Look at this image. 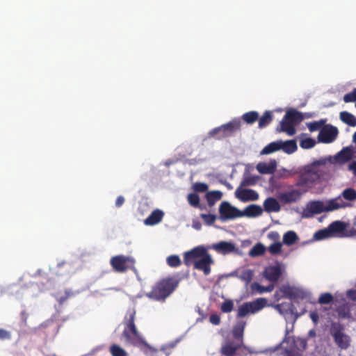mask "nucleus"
Returning <instances> with one entry per match:
<instances>
[{
	"label": "nucleus",
	"instance_id": "nucleus-12",
	"mask_svg": "<svg viewBox=\"0 0 356 356\" xmlns=\"http://www.w3.org/2000/svg\"><path fill=\"white\" fill-rule=\"evenodd\" d=\"M235 196L241 202L255 201L259 199V194L250 188H241L238 187L235 191Z\"/></svg>",
	"mask_w": 356,
	"mask_h": 356
},
{
	"label": "nucleus",
	"instance_id": "nucleus-46",
	"mask_svg": "<svg viewBox=\"0 0 356 356\" xmlns=\"http://www.w3.org/2000/svg\"><path fill=\"white\" fill-rule=\"evenodd\" d=\"M333 300V296L330 293H323L318 298V303L321 305L330 304Z\"/></svg>",
	"mask_w": 356,
	"mask_h": 356
},
{
	"label": "nucleus",
	"instance_id": "nucleus-51",
	"mask_svg": "<svg viewBox=\"0 0 356 356\" xmlns=\"http://www.w3.org/2000/svg\"><path fill=\"white\" fill-rule=\"evenodd\" d=\"M234 304L232 300H227L223 302L221 305L220 309L224 313H229L233 310Z\"/></svg>",
	"mask_w": 356,
	"mask_h": 356
},
{
	"label": "nucleus",
	"instance_id": "nucleus-35",
	"mask_svg": "<svg viewBox=\"0 0 356 356\" xmlns=\"http://www.w3.org/2000/svg\"><path fill=\"white\" fill-rule=\"evenodd\" d=\"M222 193L218 191L208 192L206 194V199L210 207L213 206L216 202L221 199Z\"/></svg>",
	"mask_w": 356,
	"mask_h": 356
},
{
	"label": "nucleus",
	"instance_id": "nucleus-59",
	"mask_svg": "<svg viewBox=\"0 0 356 356\" xmlns=\"http://www.w3.org/2000/svg\"><path fill=\"white\" fill-rule=\"evenodd\" d=\"M72 292L70 290H66L65 292V296H61L58 297V301L60 304H63L70 296L72 295Z\"/></svg>",
	"mask_w": 356,
	"mask_h": 356
},
{
	"label": "nucleus",
	"instance_id": "nucleus-63",
	"mask_svg": "<svg viewBox=\"0 0 356 356\" xmlns=\"http://www.w3.org/2000/svg\"><path fill=\"white\" fill-rule=\"evenodd\" d=\"M348 170L351 171L355 176H356V160L349 164Z\"/></svg>",
	"mask_w": 356,
	"mask_h": 356
},
{
	"label": "nucleus",
	"instance_id": "nucleus-29",
	"mask_svg": "<svg viewBox=\"0 0 356 356\" xmlns=\"http://www.w3.org/2000/svg\"><path fill=\"white\" fill-rule=\"evenodd\" d=\"M284 117L296 126L298 123L300 122L303 120V116L302 113L298 112L294 109H291L288 111Z\"/></svg>",
	"mask_w": 356,
	"mask_h": 356
},
{
	"label": "nucleus",
	"instance_id": "nucleus-56",
	"mask_svg": "<svg viewBox=\"0 0 356 356\" xmlns=\"http://www.w3.org/2000/svg\"><path fill=\"white\" fill-rule=\"evenodd\" d=\"M293 305L291 303L286 304V303H281L277 304L275 306V308L279 311L281 314H284V312H286L288 309H290L291 307H292Z\"/></svg>",
	"mask_w": 356,
	"mask_h": 356
},
{
	"label": "nucleus",
	"instance_id": "nucleus-52",
	"mask_svg": "<svg viewBox=\"0 0 356 356\" xmlns=\"http://www.w3.org/2000/svg\"><path fill=\"white\" fill-rule=\"evenodd\" d=\"M200 217L202 219H203V220L204 221V222L208 225H213L216 220V215L214 214H206V213H202L200 215Z\"/></svg>",
	"mask_w": 356,
	"mask_h": 356
},
{
	"label": "nucleus",
	"instance_id": "nucleus-23",
	"mask_svg": "<svg viewBox=\"0 0 356 356\" xmlns=\"http://www.w3.org/2000/svg\"><path fill=\"white\" fill-rule=\"evenodd\" d=\"M248 303L251 313L254 314L261 310L267 305V300L264 298H259Z\"/></svg>",
	"mask_w": 356,
	"mask_h": 356
},
{
	"label": "nucleus",
	"instance_id": "nucleus-25",
	"mask_svg": "<svg viewBox=\"0 0 356 356\" xmlns=\"http://www.w3.org/2000/svg\"><path fill=\"white\" fill-rule=\"evenodd\" d=\"M163 217V212L161 210H154L145 220L147 225H154L161 221Z\"/></svg>",
	"mask_w": 356,
	"mask_h": 356
},
{
	"label": "nucleus",
	"instance_id": "nucleus-34",
	"mask_svg": "<svg viewBox=\"0 0 356 356\" xmlns=\"http://www.w3.org/2000/svg\"><path fill=\"white\" fill-rule=\"evenodd\" d=\"M246 323L243 321H238L233 328V336L236 339L241 340L243 336Z\"/></svg>",
	"mask_w": 356,
	"mask_h": 356
},
{
	"label": "nucleus",
	"instance_id": "nucleus-32",
	"mask_svg": "<svg viewBox=\"0 0 356 356\" xmlns=\"http://www.w3.org/2000/svg\"><path fill=\"white\" fill-rule=\"evenodd\" d=\"M236 276L245 283V286H248L253 279L254 271L251 269H244L241 272L236 273Z\"/></svg>",
	"mask_w": 356,
	"mask_h": 356
},
{
	"label": "nucleus",
	"instance_id": "nucleus-2",
	"mask_svg": "<svg viewBox=\"0 0 356 356\" xmlns=\"http://www.w3.org/2000/svg\"><path fill=\"white\" fill-rule=\"evenodd\" d=\"M135 312H129L127 314L124 321V329L122 332V335L127 342L134 346L147 348L149 350L151 356H154L158 350L150 346L138 331L135 324Z\"/></svg>",
	"mask_w": 356,
	"mask_h": 356
},
{
	"label": "nucleus",
	"instance_id": "nucleus-1",
	"mask_svg": "<svg viewBox=\"0 0 356 356\" xmlns=\"http://www.w3.org/2000/svg\"><path fill=\"white\" fill-rule=\"evenodd\" d=\"M184 263L186 266L193 265V268L202 271L204 275L211 273V266L214 263L211 255L202 245L195 247L184 254Z\"/></svg>",
	"mask_w": 356,
	"mask_h": 356
},
{
	"label": "nucleus",
	"instance_id": "nucleus-62",
	"mask_svg": "<svg viewBox=\"0 0 356 356\" xmlns=\"http://www.w3.org/2000/svg\"><path fill=\"white\" fill-rule=\"evenodd\" d=\"M309 316L314 323H317L319 319L318 314L316 312H312Z\"/></svg>",
	"mask_w": 356,
	"mask_h": 356
},
{
	"label": "nucleus",
	"instance_id": "nucleus-49",
	"mask_svg": "<svg viewBox=\"0 0 356 356\" xmlns=\"http://www.w3.org/2000/svg\"><path fill=\"white\" fill-rule=\"evenodd\" d=\"M251 313L248 302L241 305L238 309L237 317L242 318Z\"/></svg>",
	"mask_w": 356,
	"mask_h": 356
},
{
	"label": "nucleus",
	"instance_id": "nucleus-60",
	"mask_svg": "<svg viewBox=\"0 0 356 356\" xmlns=\"http://www.w3.org/2000/svg\"><path fill=\"white\" fill-rule=\"evenodd\" d=\"M11 337L10 333L3 329H0V339H10Z\"/></svg>",
	"mask_w": 356,
	"mask_h": 356
},
{
	"label": "nucleus",
	"instance_id": "nucleus-44",
	"mask_svg": "<svg viewBox=\"0 0 356 356\" xmlns=\"http://www.w3.org/2000/svg\"><path fill=\"white\" fill-rule=\"evenodd\" d=\"M167 264L171 268H177L181 264V261L178 255L172 254L167 257Z\"/></svg>",
	"mask_w": 356,
	"mask_h": 356
},
{
	"label": "nucleus",
	"instance_id": "nucleus-5",
	"mask_svg": "<svg viewBox=\"0 0 356 356\" xmlns=\"http://www.w3.org/2000/svg\"><path fill=\"white\" fill-rule=\"evenodd\" d=\"M241 127V122L239 120L234 119L227 124H222L220 127H216L211 130L209 133L210 137L215 138L220 140L223 138L227 137L233 134L236 130H238Z\"/></svg>",
	"mask_w": 356,
	"mask_h": 356
},
{
	"label": "nucleus",
	"instance_id": "nucleus-40",
	"mask_svg": "<svg viewBox=\"0 0 356 356\" xmlns=\"http://www.w3.org/2000/svg\"><path fill=\"white\" fill-rule=\"evenodd\" d=\"M339 197L342 200L344 199L350 202L355 201L356 200V190L352 188H346Z\"/></svg>",
	"mask_w": 356,
	"mask_h": 356
},
{
	"label": "nucleus",
	"instance_id": "nucleus-9",
	"mask_svg": "<svg viewBox=\"0 0 356 356\" xmlns=\"http://www.w3.org/2000/svg\"><path fill=\"white\" fill-rule=\"evenodd\" d=\"M339 134L338 129L331 124L323 127L318 136V140L323 143H331L334 142Z\"/></svg>",
	"mask_w": 356,
	"mask_h": 356
},
{
	"label": "nucleus",
	"instance_id": "nucleus-21",
	"mask_svg": "<svg viewBox=\"0 0 356 356\" xmlns=\"http://www.w3.org/2000/svg\"><path fill=\"white\" fill-rule=\"evenodd\" d=\"M264 210L268 213L278 212L281 207L278 201L274 197H268L264 202Z\"/></svg>",
	"mask_w": 356,
	"mask_h": 356
},
{
	"label": "nucleus",
	"instance_id": "nucleus-6",
	"mask_svg": "<svg viewBox=\"0 0 356 356\" xmlns=\"http://www.w3.org/2000/svg\"><path fill=\"white\" fill-rule=\"evenodd\" d=\"M330 334L338 347L341 349L348 348L350 341V337L343 332V327L340 323H332Z\"/></svg>",
	"mask_w": 356,
	"mask_h": 356
},
{
	"label": "nucleus",
	"instance_id": "nucleus-13",
	"mask_svg": "<svg viewBox=\"0 0 356 356\" xmlns=\"http://www.w3.org/2000/svg\"><path fill=\"white\" fill-rule=\"evenodd\" d=\"M326 163L327 160L325 159H321L314 161L305 168L311 173H315L316 176L319 179L325 173L324 168H325Z\"/></svg>",
	"mask_w": 356,
	"mask_h": 356
},
{
	"label": "nucleus",
	"instance_id": "nucleus-37",
	"mask_svg": "<svg viewBox=\"0 0 356 356\" xmlns=\"http://www.w3.org/2000/svg\"><path fill=\"white\" fill-rule=\"evenodd\" d=\"M266 252V247L261 243L255 244L249 251V256L251 257H257L262 256Z\"/></svg>",
	"mask_w": 356,
	"mask_h": 356
},
{
	"label": "nucleus",
	"instance_id": "nucleus-48",
	"mask_svg": "<svg viewBox=\"0 0 356 356\" xmlns=\"http://www.w3.org/2000/svg\"><path fill=\"white\" fill-rule=\"evenodd\" d=\"M188 203L193 207H200V197L197 194L193 193L188 194L187 197Z\"/></svg>",
	"mask_w": 356,
	"mask_h": 356
},
{
	"label": "nucleus",
	"instance_id": "nucleus-19",
	"mask_svg": "<svg viewBox=\"0 0 356 356\" xmlns=\"http://www.w3.org/2000/svg\"><path fill=\"white\" fill-rule=\"evenodd\" d=\"M353 156L352 147H343L335 156V159L341 163H345L350 161Z\"/></svg>",
	"mask_w": 356,
	"mask_h": 356
},
{
	"label": "nucleus",
	"instance_id": "nucleus-57",
	"mask_svg": "<svg viewBox=\"0 0 356 356\" xmlns=\"http://www.w3.org/2000/svg\"><path fill=\"white\" fill-rule=\"evenodd\" d=\"M267 236L270 240L275 241V243L280 242L279 240H280V236L277 232H275V231L270 232L268 234Z\"/></svg>",
	"mask_w": 356,
	"mask_h": 356
},
{
	"label": "nucleus",
	"instance_id": "nucleus-11",
	"mask_svg": "<svg viewBox=\"0 0 356 356\" xmlns=\"http://www.w3.org/2000/svg\"><path fill=\"white\" fill-rule=\"evenodd\" d=\"M318 180L315 173H311L305 168V171L299 175L296 186L309 188Z\"/></svg>",
	"mask_w": 356,
	"mask_h": 356
},
{
	"label": "nucleus",
	"instance_id": "nucleus-28",
	"mask_svg": "<svg viewBox=\"0 0 356 356\" xmlns=\"http://www.w3.org/2000/svg\"><path fill=\"white\" fill-rule=\"evenodd\" d=\"M239 348V345H236L232 341H229L221 347L220 353L225 356H234Z\"/></svg>",
	"mask_w": 356,
	"mask_h": 356
},
{
	"label": "nucleus",
	"instance_id": "nucleus-31",
	"mask_svg": "<svg viewBox=\"0 0 356 356\" xmlns=\"http://www.w3.org/2000/svg\"><path fill=\"white\" fill-rule=\"evenodd\" d=\"M280 142L281 145L280 150L282 149L286 154H292L295 152L298 149L297 143L295 140H289L284 142L280 140Z\"/></svg>",
	"mask_w": 356,
	"mask_h": 356
},
{
	"label": "nucleus",
	"instance_id": "nucleus-45",
	"mask_svg": "<svg viewBox=\"0 0 356 356\" xmlns=\"http://www.w3.org/2000/svg\"><path fill=\"white\" fill-rule=\"evenodd\" d=\"M325 123V120H321L319 121H314L307 124V127L310 131H316L320 130L324 127V124Z\"/></svg>",
	"mask_w": 356,
	"mask_h": 356
},
{
	"label": "nucleus",
	"instance_id": "nucleus-22",
	"mask_svg": "<svg viewBox=\"0 0 356 356\" xmlns=\"http://www.w3.org/2000/svg\"><path fill=\"white\" fill-rule=\"evenodd\" d=\"M332 236H341L344 234L346 225L343 222L334 221L328 226Z\"/></svg>",
	"mask_w": 356,
	"mask_h": 356
},
{
	"label": "nucleus",
	"instance_id": "nucleus-26",
	"mask_svg": "<svg viewBox=\"0 0 356 356\" xmlns=\"http://www.w3.org/2000/svg\"><path fill=\"white\" fill-rule=\"evenodd\" d=\"M277 130L285 132L289 136H293L296 132L294 124H292L284 116L280 122V128L277 129Z\"/></svg>",
	"mask_w": 356,
	"mask_h": 356
},
{
	"label": "nucleus",
	"instance_id": "nucleus-33",
	"mask_svg": "<svg viewBox=\"0 0 356 356\" xmlns=\"http://www.w3.org/2000/svg\"><path fill=\"white\" fill-rule=\"evenodd\" d=\"M340 120L350 127H356V117L348 111H341L339 114Z\"/></svg>",
	"mask_w": 356,
	"mask_h": 356
},
{
	"label": "nucleus",
	"instance_id": "nucleus-43",
	"mask_svg": "<svg viewBox=\"0 0 356 356\" xmlns=\"http://www.w3.org/2000/svg\"><path fill=\"white\" fill-rule=\"evenodd\" d=\"M330 237H332V236L328 227L326 229L317 231L314 235V238L317 241L323 240Z\"/></svg>",
	"mask_w": 356,
	"mask_h": 356
},
{
	"label": "nucleus",
	"instance_id": "nucleus-18",
	"mask_svg": "<svg viewBox=\"0 0 356 356\" xmlns=\"http://www.w3.org/2000/svg\"><path fill=\"white\" fill-rule=\"evenodd\" d=\"M256 168L260 174H273L276 170V162L274 160L270 161V163L259 162Z\"/></svg>",
	"mask_w": 356,
	"mask_h": 356
},
{
	"label": "nucleus",
	"instance_id": "nucleus-42",
	"mask_svg": "<svg viewBox=\"0 0 356 356\" xmlns=\"http://www.w3.org/2000/svg\"><path fill=\"white\" fill-rule=\"evenodd\" d=\"M109 352L112 356H127L125 350L117 344H112L109 348Z\"/></svg>",
	"mask_w": 356,
	"mask_h": 356
},
{
	"label": "nucleus",
	"instance_id": "nucleus-64",
	"mask_svg": "<svg viewBox=\"0 0 356 356\" xmlns=\"http://www.w3.org/2000/svg\"><path fill=\"white\" fill-rule=\"evenodd\" d=\"M284 296H282V293L280 291V287L277 289L274 293V298L276 301H279L280 299L284 298Z\"/></svg>",
	"mask_w": 356,
	"mask_h": 356
},
{
	"label": "nucleus",
	"instance_id": "nucleus-16",
	"mask_svg": "<svg viewBox=\"0 0 356 356\" xmlns=\"http://www.w3.org/2000/svg\"><path fill=\"white\" fill-rule=\"evenodd\" d=\"M302 195V193L298 190H291L285 193H280L279 200L283 204H289L298 201Z\"/></svg>",
	"mask_w": 356,
	"mask_h": 356
},
{
	"label": "nucleus",
	"instance_id": "nucleus-15",
	"mask_svg": "<svg viewBox=\"0 0 356 356\" xmlns=\"http://www.w3.org/2000/svg\"><path fill=\"white\" fill-rule=\"evenodd\" d=\"M211 248L222 254H229L236 250L235 244L229 241H220L214 243L212 245Z\"/></svg>",
	"mask_w": 356,
	"mask_h": 356
},
{
	"label": "nucleus",
	"instance_id": "nucleus-7",
	"mask_svg": "<svg viewBox=\"0 0 356 356\" xmlns=\"http://www.w3.org/2000/svg\"><path fill=\"white\" fill-rule=\"evenodd\" d=\"M110 264L115 272L124 273L134 266L135 260L131 257L120 254L111 257Z\"/></svg>",
	"mask_w": 356,
	"mask_h": 356
},
{
	"label": "nucleus",
	"instance_id": "nucleus-24",
	"mask_svg": "<svg viewBox=\"0 0 356 356\" xmlns=\"http://www.w3.org/2000/svg\"><path fill=\"white\" fill-rule=\"evenodd\" d=\"M248 303L251 313L254 314L261 310L267 305V300L264 298H259Z\"/></svg>",
	"mask_w": 356,
	"mask_h": 356
},
{
	"label": "nucleus",
	"instance_id": "nucleus-47",
	"mask_svg": "<svg viewBox=\"0 0 356 356\" xmlns=\"http://www.w3.org/2000/svg\"><path fill=\"white\" fill-rule=\"evenodd\" d=\"M282 244L281 242H276L271 244L268 248V250L272 255H277L282 251Z\"/></svg>",
	"mask_w": 356,
	"mask_h": 356
},
{
	"label": "nucleus",
	"instance_id": "nucleus-17",
	"mask_svg": "<svg viewBox=\"0 0 356 356\" xmlns=\"http://www.w3.org/2000/svg\"><path fill=\"white\" fill-rule=\"evenodd\" d=\"M325 212H329L341 208H346L348 207L349 204L338 196L336 198L328 200L326 204H325Z\"/></svg>",
	"mask_w": 356,
	"mask_h": 356
},
{
	"label": "nucleus",
	"instance_id": "nucleus-36",
	"mask_svg": "<svg viewBox=\"0 0 356 356\" xmlns=\"http://www.w3.org/2000/svg\"><path fill=\"white\" fill-rule=\"evenodd\" d=\"M280 147L281 145L280 140L272 142L264 147V149L261 151V154H270L276 151L280 150Z\"/></svg>",
	"mask_w": 356,
	"mask_h": 356
},
{
	"label": "nucleus",
	"instance_id": "nucleus-61",
	"mask_svg": "<svg viewBox=\"0 0 356 356\" xmlns=\"http://www.w3.org/2000/svg\"><path fill=\"white\" fill-rule=\"evenodd\" d=\"M347 296L353 301H356V290L350 289L347 291Z\"/></svg>",
	"mask_w": 356,
	"mask_h": 356
},
{
	"label": "nucleus",
	"instance_id": "nucleus-53",
	"mask_svg": "<svg viewBox=\"0 0 356 356\" xmlns=\"http://www.w3.org/2000/svg\"><path fill=\"white\" fill-rule=\"evenodd\" d=\"M257 177L249 176L245 177L241 183V186H254L256 184Z\"/></svg>",
	"mask_w": 356,
	"mask_h": 356
},
{
	"label": "nucleus",
	"instance_id": "nucleus-20",
	"mask_svg": "<svg viewBox=\"0 0 356 356\" xmlns=\"http://www.w3.org/2000/svg\"><path fill=\"white\" fill-rule=\"evenodd\" d=\"M241 213L243 216H247L249 218L257 217L262 214L263 209L262 208L257 204H251L245 208L243 211H241Z\"/></svg>",
	"mask_w": 356,
	"mask_h": 356
},
{
	"label": "nucleus",
	"instance_id": "nucleus-41",
	"mask_svg": "<svg viewBox=\"0 0 356 356\" xmlns=\"http://www.w3.org/2000/svg\"><path fill=\"white\" fill-rule=\"evenodd\" d=\"M242 120L247 124H253L259 119V113L257 111H249L244 113Z\"/></svg>",
	"mask_w": 356,
	"mask_h": 356
},
{
	"label": "nucleus",
	"instance_id": "nucleus-27",
	"mask_svg": "<svg viewBox=\"0 0 356 356\" xmlns=\"http://www.w3.org/2000/svg\"><path fill=\"white\" fill-rule=\"evenodd\" d=\"M275 286L273 284H269L267 286H263L258 282H254L250 284L251 293L252 294H262L265 292H271L273 291Z\"/></svg>",
	"mask_w": 356,
	"mask_h": 356
},
{
	"label": "nucleus",
	"instance_id": "nucleus-30",
	"mask_svg": "<svg viewBox=\"0 0 356 356\" xmlns=\"http://www.w3.org/2000/svg\"><path fill=\"white\" fill-rule=\"evenodd\" d=\"M308 211L312 214H318L325 212V206L322 201H313L308 205Z\"/></svg>",
	"mask_w": 356,
	"mask_h": 356
},
{
	"label": "nucleus",
	"instance_id": "nucleus-14",
	"mask_svg": "<svg viewBox=\"0 0 356 356\" xmlns=\"http://www.w3.org/2000/svg\"><path fill=\"white\" fill-rule=\"evenodd\" d=\"M263 275L267 280L276 282L282 275L281 268L279 266H268L264 269Z\"/></svg>",
	"mask_w": 356,
	"mask_h": 356
},
{
	"label": "nucleus",
	"instance_id": "nucleus-3",
	"mask_svg": "<svg viewBox=\"0 0 356 356\" xmlns=\"http://www.w3.org/2000/svg\"><path fill=\"white\" fill-rule=\"evenodd\" d=\"M179 285V280L172 277L161 280L153 286L150 292L146 296L156 301H165Z\"/></svg>",
	"mask_w": 356,
	"mask_h": 356
},
{
	"label": "nucleus",
	"instance_id": "nucleus-4",
	"mask_svg": "<svg viewBox=\"0 0 356 356\" xmlns=\"http://www.w3.org/2000/svg\"><path fill=\"white\" fill-rule=\"evenodd\" d=\"M284 343L289 344V346L284 348L277 346L273 353L278 355L280 352V356H302V353L306 350L307 346V341L302 338L286 337L282 344Z\"/></svg>",
	"mask_w": 356,
	"mask_h": 356
},
{
	"label": "nucleus",
	"instance_id": "nucleus-54",
	"mask_svg": "<svg viewBox=\"0 0 356 356\" xmlns=\"http://www.w3.org/2000/svg\"><path fill=\"white\" fill-rule=\"evenodd\" d=\"M343 101L346 103L356 102V88H354L352 92L346 94L343 97Z\"/></svg>",
	"mask_w": 356,
	"mask_h": 356
},
{
	"label": "nucleus",
	"instance_id": "nucleus-10",
	"mask_svg": "<svg viewBox=\"0 0 356 356\" xmlns=\"http://www.w3.org/2000/svg\"><path fill=\"white\" fill-rule=\"evenodd\" d=\"M280 291L282 293V296L287 298L290 300L301 299L303 300L306 298V293L289 284H283L280 286Z\"/></svg>",
	"mask_w": 356,
	"mask_h": 356
},
{
	"label": "nucleus",
	"instance_id": "nucleus-8",
	"mask_svg": "<svg viewBox=\"0 0 356 356\" xmlns=\"http://www.w3.org/2000/svg\"><path fill=\"white\" fill-rule=\"evenodd\" d=\"M220 219L222 221H227L243 217L241 211L232 206L229 202L223 201L219 206Z\"/></svg>",
	"mask_w": 356,
	"mask_h": 356
},
{
	"label": "nucleus",
	"instance_id": "nucleus-55",
	"mask_svg": "<svg viewBox=\"0 0 356 356\" xmlns=\"http://www.w3.org/2000/svg\"><path fill=\"white\" fill-rule=\"evenodd\" d=\"M193 188L197 192L204 193L208 190V185L205 183L197 182L194 184Z\"/></svg>",
	"mask_w": 356,
	"mask_h": 356
},
{
	"label": "nucleus",
	"instance_id": "nucleus-38",
	"mask_svg": "<svg viewBox=\"0 0 356 356\" xmlns=\"http://www.w3.org/2000/svg\"><path fill=\"white\" fill-rule=\"evenodd\" d=\"M259 120V128L263 129L268 125L273 120V115L270 111L264 112L263 115L258 119Z\"/></svg>",
	"mask_w": 356,
	"mask_h": 356
},
{
	"label": "nucleus",
	"instance_id": "nucleus-50",
	"mask_svg": "<svg viewBox=\"0 0 356 356\" xmlns=\"http://www.w3.org/2000/svg\"><path fill=\"white\" fill-rule=\"evenodd\" d=\"M316 141L312 138H306L300 141V145L303 149H310L314 147Z\"/></svg>",
	"mask_w": 356,
	"mask_h": 356
},
{
	"label": "nucleus",
	"instance_id": "nucleus-39",
	"mask_svg": "<svg viewBox=\"0 0 356 356\" xmlns=\"http://www.w3.org/2000/svg\"><path fill=\"white\" fill-rule=\"evenodd\" d=\"M298 240V235L293 231H288L283 236V243L287 245L294 244Z\"/></svg>",
	"mask_w": 356,
	"mask_h": 356
},
{
	"label": "nucleus",
	"instance_id": "nucleus-58",
	"mask_svg": "<svg viewBox=\"0 0 356 356\" xmlns=\"http://www.w3.org/2000/svg\"><path fill=\"white\" fill-rule=\"evenodd\" d=\"M209 321L211 323L218 325L220 323V317L217 314H212L209 317Z\"/></svg>",
	"mask_w": 356,
	"mask_h": 356
}]
</instances>
